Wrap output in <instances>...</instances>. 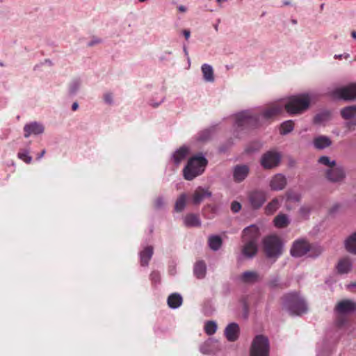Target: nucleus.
Here are the masks:
<instances>
[{"label":"nucleus","instance_id":"49","mask_svg":"<svg viewBox=\"0 0 356 356\" xmlns=\"http://www.w3.org/2000/svg\"><path fill=\"white\" fill-rule=\"evenodd\" d=\"M154 208L156 211L163 210L165 208V201L162 195L157 197L154 202Z\"/></svg>","mask_w":356,"mask_h":356},{"label":"nucleus","instance_id":"57","mask_svg":"<svg viewBox=\"0 0 356 356\" xmlns=\"http://www.w3.org/2000/svg\"><path fill=\"white\" fill-rule=\"evenodd\" d=\"M258 149H259L258 147H256L253 146L252 145H248L245 147V152L247 154H252V153H254V152H257Z\"/></svg>","mask_w":356,"mask_h":356},{"label":"nucleus","instance_id":"43","mask_svg":"<svg viewBox=\"0 0 356 356\" xmlns=\"http://www.w3.org/2000/svg\"><path fill=\"white\" fill-rule=\"evenodd\" d=\"M218 325L216 322L214 321H208L204 324V332L209 336L213 335L214 333H216Z\"/></svg>","mask_w":356,"mask_h":356},{"label":"nucleus","instance_id":"58","mask_svg":"<svg viewBox=\"0 0 356 356\" xmlns=\"http://www.w3.org/2000/svg\"><path fill=\"white\" fill-rule=\"evenodd\" d=\"M102 40L96 37H93L92 40L88 43V47H92L97 44L101 43Z\"/></svg>","mask_w":356,"mask_h":356},{"label":"nucleus","instance_id":"1","mask_svg":"<svg viewBox=\"0 0 356 356\" xmlns=\"http://www.w3.org/2000/svg\"><path fill=\"white\" fill-rule=\"evenodd\" d=\"M314 98L311 92H301L289 97L283 106L275 105L259 113L251 109L238 111L233 115L232 134L235 138L242 139L261 127L266 121L281 114L284 108L291 115H300L309 108Z\"/></svg>","mask_w":356,"mask_h":356},{"label":"nucleus","instance_id":"8","mask_svg":"<svg viewBox=\"0 0 356 356\" xmlns=\"http://www.w3.org/2000/svg\"><path fill=\"white\" fill-rule=\"evenodd\" d=\"M270 341L264 334H257L250 348V356H269Z\"/></svg>","mask_w":356,"mask_h":356},{"label":"nucleus","instance_id":"5","mask_svg":"<svg viewBox=\"0 0 356 356\" xmlns=\"http://www.w3.org/2000/svg\"><path fill=\"white\" fill-rule=\"evenodd\" d=\"M262 246L266 257L275 262L282 254L284 243L280 237L271 234L262 239Z\"/></svg>","mask_w":356,"mask_h":356},{"label":"nucleus","instance_id":"45","mask_svg":"<svg viewBox=\"0 0 356 356\" xmlns=\"http://www.w3.org/2000/svg\"><path fill=\"white\" fill-rule=\"evenodd\" d=\"M286 200L289 202H299L302 199V195L300 193L294 192L291 189H289L286 193Z\"/></svg>","mask_w":356,"mask_h":356},{"label":"nucleus","instance_id":"26","mask_svg":"<svg viewBox=\"0 0 356 356\" xmlns=\"http://www.w3.org/2000/svg\"><path fill=\"white\" fill-rule=\"evenodd\" d=\"M153 254L154 248L152 245H147L140 251L138 255L140 266L142 267H147Z\"/></svg>","mask_w":356,"mask_h":356},{"label":"nucleus","instance_id":"59","mask_svg":"<svg viewBox=\"0 0 356 356\" xmlns=\"http://www.w3.org/2000/svg\"><path fill=\"white\" fill-rule=\"evenodd\" d=\"M339 204H334L330 209H329V213L330 214H334L336 212L338 211L339 209Z\"/></svg>","mask_w":356,"mask_h":356},{"label":"nucleus","instance_id":"31","mask_svg":"<svg viewBox=\"0 0 356 356\" xmlns=\"http://www.w3.org/2000/svg\"><path fill=\"white\" fill-rule=\"evenodd\" d=\"M207 273V265L204 261L199 260L195 262L193 268V274L197 279H203Z\"/></svg>","mask_w":356,"mask_h":356},{"label":"nucleus","instance_id":"9","mask_svg":"<svg viewBox=\"0 0 356 356\" xmlns=\"http://www.w3.org/2000/svg\"><path fill=\"white\" fill-rule=\"evenodd\" d=\"M282 159L281 152L275 149H270L262 154L259 159V164L264 170H272L280 165Z\"/></svg>","mask_w":356,"mask_h":356},{"label":"nucleus","instance_id":"18","mask_svg":"<svg viewBox=\"0 0 356 356\" xmlns=\"http://www.w3.org/2000/svg\"><path fill=\"white\" fill-rule=\"evenodd\" d=\"M241 329L236 322H231L227 325L224 330V335L229 342L237 341L240 337Z\"/></svg>","mask_w":356,"mask_h":356},{"label":"nucleus","instance_id":"16","mask_svg":"<svg viewBox=\"0 0 356 356\" xmlns=\"http://www.w3.org/2000/svg\"><path fill=\"white\" fill-rule=\"evenodd\" d=\"M335 312L340 315L356 313V302L348 299L341 300L336 305Z\"/></svg>","mask_w":356,"mask_h":356},{"label":"nucleus","instance_id":"7","mask_svg":"<svg viewBox=\"0 0 356 356\" xmlns=\"http://www.w3.org/2000/svg\"><path fill=\"white\" fill-rule=\"evenodd\" d=\"M333 99L346 102L356 101V82H352L345 86L336 87L330 92Z\"/></svg>","mask_w":356,"mask_h":356},{"label":"nucleus","instance_id":"47","mask_svg":"<svg viewBox=\"0 0 356 356\" xmlns=\"http://www.w3.org/2000/svg\"><path fill=\"white\" fill-rule=\"evenodd\" d=\"M321 346L322 348H320V345L318 344L316 347V356H329L331 354L330 348L325 347L326 341H323Z\"/></svg>","mask_w":356,"mask_h":356},{"label":"nucleus","instance_id":"6","mask_svg":"<svg viewBox=\"0 0 356 356\" xmlns=\"http://www.w3.org/2000/svg\"><path fill=\"white\" fill-rule=\"evenodd\" d=\"M307 254L308 257L316 259L321 254V250L318 248H314L305 238L295 240L290 249L291 256L293 258H300Z\"/></svg>","mask_w":356,"mask_h":356},{"label":"nucleus","instance_id":"52","mask_svg":"<svg viewBox=\"0 0 356 356\" xmlns=\"http://www.w3.org/2000/svg\"><path fill=\"white\" fill-rule=\"evenodd\" d=\"M230 209L234 213H238L241 210L242 205L238 201L234 200L231 203Z\"/></svg>","mask_w":356,"mask_h":356},{"label":"nucleus","instance_id":"35","mask_svg":"<svg viewBox=\"0 0 356 356\" xmlns=\"http://www.w3.org/2000/svg\"><path fill=\"white\" fill-rule=\"evenodd\" d=\"M344 245L348 252L356 254V231L346 239Z\"/></svg>","mask_w":356,"mask_h":356},{"label":"nucleus","instance_id":"28","mask_svg":"<svg viewBox=\"0 0 356 356\" xmlns=\"http://www.w3.org/2000/svg\"><path fill=\"white\" fill-rule=\"evenodd\" d=\"M183 222L186 227H199L202 225V220L199 216L193 213H187L184 217Z\"/></svg>","mask_w":356,"mask_h":356},{"label":"nucleus","instance_id":"12","mask_svg":"<svg viewBox=\"0 0 356 356\" xmlns=\"http://www.w3.org/2000/svg\"><path fill=\"white\" fill-rule=\"evenodd\" d=\"M266 285L270 291H275L288 288L290 286V282L282 280L279 273H274L269 276Z\"/></svg>","mask_w":356,"mask_h":356},{"label":"nucleus","instance_id":"3","mask_svg":"<svg viewBox=\"0 0 356 356\" xmlns=\"http://www.w3.org/2000/svg\"><path fill=\"white\" fill-rule=\"evenodd\" d=\"M209 164L204 153L199 152L190 156L182 170V175L185 180L192 181L202 175Z\"/></svg>","mask_w":356,"mask_h":356},{"label":"nucleus","instance_id":"20","mask_svg":"<svg viewBox=\"0 0 356 356\" xmlns=\"http://www.w3.org/2000/svg\"><path fill=\"white\" fill-rule=\"evenodd\" d=\"M212 192L207 188L198 186L192 195L190 201L194 205H199L205 198L211 197Z\"/></svg>","mask_w":356,"mask_h":356},{"label":"nucleus","instance_id":"48","mask_svg":"<svg viewBox=\"0 0 356 356\" xmlns=\"http://www.w3.org/2000/svg\"><path fill=\"white\" fill-rule=\"evenodd\" d=\"M318 162L325 166L333 167L335 166L337 162L335 160H331L328 156L323 155L320 156L318 159Z\"/></svg>","mask_w":356,"mask_h":356},{"label":"nucleus","instance_id":"53","mask_svg":"<svg viewBox=\"0 0 356 356\" xmlns=\"http://www.w3.org/2000/svg\"><path fill=\"white\" fill-rule=\"evenodd\" d=\"M213 308L212 307V305L210 302H207L204 304L203 306V312L205 315H211L212 314L213 312Z\"/></svg>","mask_w":356,"mask_h":356},{"label":"nucleus","instance_id":"33","mask_svg":"<svg viewBox=\"0 0 356 356\" xmlns=\"http://www.w3.org/2000/svg\"><path fill=\"white\" fill-rule=\"evenodd\" d=\"M352 262L348 259H341L338 261L336 268L340 275L347 274L352 270Z\"/></svg>","mask_w":356,"mask_h":356},{"label":"nucleus","instance_id":"30","mask_svg":"<svg viewBox=\"0 0 356 356\" xmlns=\"http://www.w3.org/2000/svg\"><path fill=\"white\" fill-rule=\"evenodd\" d=\"M183 302V298L179 293H170L167 298V304L170 309H178Z\"/></svg>","mask_w":356,"mask_h":356},{"label":"nucleus","instance_id":"61","mask_svg":"<svg viewBox=\"0 0 356 356\" xmlns=\"http://www.w3.org/2000/svg\"><path fill=\"white\" fill-rule=\"evenodd\" d=\"M350 57V55L348 54H335L334 56V58L335 59H341L342 58H348Z\"/></svg>","mask_w":356,"mask_h":356},{"label":"nucleus","instance_id":"22","mask_svg":"<svg viewBox=\"0 0 356 356\" xmlns=\"http://www.w3.org/2000/svg\"><path fill=\"white\" fill-rule=\"evenodd\" d=\"M259 244L253 241H244V245L241 250V255L246 259H253L258 253Z\"/></svg>","mask_w":356,"mask_h":356},{"label":"nucleus","instance_id":"50","mask_svg":"<svg viewBox=\"0 0 356 356\" xmlns=\"http://www.w3.org/2000/svg\"><path fill=\"white\" fill-rule=\"evenodd\" d=\"M240 302L242 305L243 316L245 319H247L249 316V305L246 298L243 297L240 299Z\"/></svg>","mask_w":356,"mask_h":356},{"label":"nucleus","instance_id":"4","mask_svg":"<svg viewBox=\"0 0 356 356\" xmlns=\"http://www.w3.org/2000/svg\"><path fill=\"white\" fill-rule=\"evenodd\" d=\"M209 164L204 153L199 152L190 156L182 170V175L185 180L192 181L202 175Z\"/></svg>","mask_w":356,"mask_h":356},{"label":"nucleus","instance_id":"27","mask_svg":"<svg viewBox=\"0 0 356 356\" xmlns=\"http://www.w3.org/2000/svg\"><path fill=\"white\" fill-rule=\"evenodd\" d=\"M312 144L316 149H324L332 145V140L327 136L318 135L314 138Z\"/></svg>","mask_w":356,"mask_h":356},{"label":"nucleus","instance_id":"32","mask_svg":"<svg viewBox=\"0 0 356 356\" xmlns=\"http://www.w3.org/2000/svg\"><path fill=\"white\" fill-rule=\"evenodd\" d=\"M222 243V238L221 236L218 234H212L208 238V245L209 248L214 252L219 250Z\"/></svg>","mask_w":356,"mask_h":356},{"label":"nucleus","instance_id":"51","mask_svg":"<svg viewBox=\"0 0 356 356\" xmlns=\"http://www.w3.org/2000/svg\"><path fill=\"white\" fill-rule=\"evenodd\" d=\"M168 272L171 276H175L177 274V263L175 260L169 262Z\"/></svg>","mask_w":356,"mask_h":356},{"label":"nucleus","instance_id":"14","mask_svg":"<svg viewBox=\"0 0 356 356\" xmlns=\"http://www.w3.org/2000/svg\"><path fill=\"white\" fill-rule=\"evenodd\" d=\"M346 177V172L342 166H333L327 169L325 172L326 179L331 183L341 182Z\"/></svg>","mask_w":356,"mask_h":356},{"label":"nucleus","instance_id":"64","mask_svg":"<svg viewBox=\"0 0 356 356\" xmlns=\"http://www.w3.org/2000/svg\"><path fill=\"white\" fill-rule=\"evenodd\" d=\"M177 9L179 12L181 13H184L186 11L187 8L186 6H183V5H179L178 7H177Z\"/></svg>","mask_w":356,"mask_h":356},{"label":"nucleus","instance_id":"10","mask_svg":"<svg viewBox=\"0 0 356 356\" xmlns=\"http://www.w3.org/2000/svg\"><path fill=\"white\" fill-rule=\"evenodd\" d=\"M267 200L265 192L261 190H253L248 194V201L252 209H260Z\"/></svg>","mask_w":356,"mask_h":356},{"label":"nucleus","instance_id":"46","mask_svg":"<svg viewBox=\"0 0 356 356\" xmlns=\"http://www.w3.org/2000/svg\"><path fill=\"white\" fill-rule=\"evenodd\" d=\"M204 211L207 218H213L218 212V207L212 204H207L204 207Z\"/></svg>","mask_w":356,"mask_h":356},{"label":"nucleus","instance_id":"54","mask_svg":"<svg viewBox=\"0 0 356 356\" xmlns=\"http://www.w3.org/2000/svg\"><path fill=\"white\" fill-rule=\"evenodd\" d=\"M299 213L302 216L308 218L311 213V209L307 207L302 206L300 208Z\"/></svg>","mask_w":356,"mask_h":356},{"label":"nucleus","instance_id":"37","mask_svg":"<svg viewBox=\"0 0 356 356\" xmlns=\"http://www.w3.org/2000/svg\"><path fill=\"white\" fill-rule=\"evenodd\" d=\"M280 207L278 198L274 197L264 207L265 213L268 216L273 215Z\"/></svg>","mask_w":356,"mask_h":356},{"label":"nucleus","instance_id":"23","mask_svg":"<svg viewBox=\"0 0 356 356\" xmlns=\"http://www.w3.org/2000/svg\"><path fill=\"white\" fill-rule=\"evenodd\" d=\"M238 280L243 284H254L260 282L261 277L257 271L245 270L239 275Z\"/></svg>","mask_w":356,"mask_h":356},{"label":"nucleus","instance_id":"62","mask_svg":"<svg viewBox=\"0 0 356 356\" xmlns=\"http://www.w3.org/2000/svg\"><path fill=\"white\" fill-rule=\"evenodd\" d=\"M46 153V150L45 149H42L37 156L36 157V160L38 161H40L43 156Z\"/></svg>","mask_w":356,"mask_h":356},{"label":"nucleus","instance_id":"34","mask_svg":"<svg viewBox=\"0 0 356 356\" xmlns=\"http://www.w3.org/2000/svg\"><path fill=\"white\" fill-rule=\"evenodd\" d=\"M201 70L203 75V79L206 82H213L214 79V72H213V67L207 63H204L201 66Z\"/></svg>","mask_w":356,"mask_h":356},{"label":"nucleus","instance_id":"63","mask_svg":"<svg viewBox=\"0 0 356 356\" xmlns=\"http://www.w3.org/2000/svg\"><path fill=\"white\" fill-rule=\"evenodd\" d=\"M79 103L77 102H74L72 104V110L73 111H76L78 108H79Z\"/></svg>","mask_w":356,"mask_h":356},{"label":"nucleus","instance_id":"24","mask_svg":"<svg viewBox=\"0 0 356 356\" xmlns=\"http://www.w3.org/2000/svg\"><path fill=\"white\" fill-rule=\"evenodd\" d=\"M214 129L213 127H209L201 130L191 138V143H204L211 138Z\"/></svg>","mask_w":356,"mask_h":356},{"label":"nucleus","instance_id":"13","mask_svg":"<svg viewBox=\"0 0 356 356\" xmlns=\"http://www.w3.org/2000/svg\"><path fill=\"white\" fill-rule=\"evenodd\" d=\"M232 172L234 182L240 184L248 177L250 168L247 164H236L232 168Z\"/></svg>","mask_w":356,"mask_h":356},{"label":"nucleus","instance_id":"40","mask_svg":"<svg viewBox=\"0 0 356 356\" xmlns=\"http://www.w3.org/2000/svg\"><path fill=\"white\" fill-rule=\"evenodd\" d=\"M81 79L79 78L72 79L70 83L68 89V94L70 96L73 97L77 94L81 86Z\"/></svg>","mask_w":356,"mask_h":356},{"label":"nucleus","instance_id":"25","mask_svg":"<svg viewBox=\"0 0 356 356\" xmlns=\"http://www.w3.org/2000/svg\"><path fill=\"white\" fill-rule=\"evenodd\" d=\"M332 111L326 108L321 109L312 119V122L316 125H321L332 120Z\"/></svg>","mask_w":356,"mask_h":356},{"label":"nucleus","instance_id":"39","mask_svg":"<svg viewBox=\"0 0 356 356\" xmlns=\"http://www.w3.org/2000/svg\"><path fill=\"white\" fill-rule=\"evenodd\" d=\"M340 113L345 120L354 118L356 115V105H350L343 108Z\"/></svg>","mask_w":356,"mask_h":356},{"label":"nucleus","instance_id":"42","mask_svg":"<svg viewBox=\"0 0 356 356\" xmlns=\"http://www.w3.org/2000/svg\"><path fill=\"white\" fill-rule=\"evenodd\" d=\"M234 145V140L233 138L230 137L224 142L221 143L218 148V152L220 154H225Z\"/></svg>","mask_w":356,"mask_h":356},{"label":"nucleus","instance_id":"29","mask_svg":"<svg viewBox=\"0 0 356 356\" xmlns=\"http://www.w3.org/2000/svg\"><path fill=\"white\" fill-rule=\"evenodd\" d=\"M291 218L289 216L283 213H279L273 219V225L278 229L286 227L291 223Z\"/></svg>","mask_w":356,"mask_h":356},{"label":"nucleus","instance_id":"44","mask_svg":"<svg viewBox=\"0 0 356 356\" xmlns=\"http://www.w3.org/2000/svg\"><path fill=\"white\" fill-rule=\"evenodd\" d=\"M17 157L24 163L29 164L31 163L33 158L29 154V150L28 149H19L17 152Z\"/></svg>","mask_w":356,"mask_h":356},{"label":"nucleus","instance_id":"17","mask_svg":"<svg viewBox=\"0 0 356 356\" xmlns=\"http://www.w3.org/2000/svg\"><path fill=\"white\" fill-rule=\"evenodd\" d=\"M23 130L24 138H28L31 135L38 136L42 134L44 131V127L43 124L40 122L33 121L26 123Z\"/></svg>","mask_w":356,"mask_h":356},{"label":"nucleus","instance_id":"56","mask_svg":"<svg viewBox=\"0 0 356 356\" xmlns=\"http://www.w3.org/2000/svg\"><path fill=\"white\" fill-rule=\"evenodd\" d=\"M104 102L108 105H112L113 104V98L111 93H106L104 95Z\"/></svg>","mask_w":356,"mask_h":356},{"label":"nucleus","instance_id":"41","mask_svg":"<svg viewBox=\"0 0 356 356\" xmlns=\"http://www.w3.org/2000/svg\"><path fill=\"white\" fill-rule=\"evenodd\" d=\"M293 122L292 120L284 121L280 125V133L282 136L287 135L293 130Z\"/></svg>","mask_w":356,"mask_h":356},{"label":"nucleus","instance_id":"55","mask_svg":"<svg viewBox=\"0 0 356 356\" xmlns=\"http://www.w3.org/2000/svg\"><path fill=\"white\" fill-rule=\"evenodd\" d=\"M165 97H163L159 102H154L153 99H149L148 104L153 108L159 107L163 102H164Z\"/></svg>","mask_w":356,"mask_h":356},{"label":"nucleus","instance_id":"11","mask_svg":"<svg viewBox=\"0 0 356 356\" xmlns=\"http://www.w3.org/2000/svg\"><path fill=\"white\" fill-rule=\"evenodd\" d=\"M190 153V147L183 145L171 154L168 162L172 163L175 167H178L183 161L188 158Z\"/></svg>","mask_w":356,"mask_h":356},{"label":"nucleus","instance_id":"38","mask_svg":"<svg viewBox=\"0 0 356 356\" xmlns=\"http://www.w3.org/2000/svg\"><path fill=\"white\" fill-rule=\"evenodd\" d=\"M149 279L154 289H157L161 284V275L158 270H152L149 274Z\"/></svg>","mask_w":356,"mask_h":356},{"label":"nucleus","instance_id":"60","mask_svg":"<svg viewBox=\"0 0 356 356\" xmlns=\"http://www.w3.org/2000/svg\"><path fill=\"white\" fill-rule=\"evenodd\" d=\"M181 33L186 40H188L189 39V38L191 36V31L189 29H184L181 31Z\"/></svg>","mask_w":356,"mask_h":356},{"label":"nucleus","instance_id":"19","mask_svg":"<svg viewBox=\"0 0 356 356\" xmlns=\"http://www.w3.org/2000/svg\"><path fill=\"white\" fill-rule=\"evenodd\" d=\"M218 350V341L212 337L207 339L199 346V350L203 355L215 354Z\"/></svg>","mask_w":356,"mask_h":356},{"label":"nucleus","instance_id":"36","mask_svg":"<svg viewBox=\"0 0 356 356\" xmlns=\"http://www.w3.org/2000/svg\"><path fill=\"white\" fill-rule=\"evenodd\" d=\"M187 200V194L186 193H181L175 202V211L178 213L182 212L186 208Z\"/></svg>","mask_w":356,"mask_h":356},{"label":"nucleus","instance_id":"15","mask_svg":"<svg viewBox=\"0 0 356 356\" xmlns=\"http://www.w3.org/2000/svg\"><path fill=\"white\" fill-rule=\"evenodd\" d=\"M243 241H253L259 244L261 237V231L259 227L256 224H251L243 229Z\"/></svg>","mask_w":356,"mask_h":356},{"label":"nucleus","instance_id":"2","mask_svg":"<svg viewBox=\"0 0 356 356\" xmlns=\"http://www.w3.org/2000/svg\"><path fill=\"white\" fill-rule=\"evenodd\" d=\"M282 309L290 316H301L308 312L305 300L296 291L284 293L281 298Z\"/></svg>","mask_w":356,"mask_h":356},{"label":"nucleus","instance_id":"21","mask_svg":"<svg viewBox=\"0 0 356 356\" xmlns=\"http://www.w3.org/2000/svg\"><path fill=\"white\" fill-rule=\"evenodd\" d=\"M287 184L286 176L282 173H277L273 175L269 182V187L273 191L283 190Z\"/></svg>","mask_w":356,"mask_h":356}]
</instances>
